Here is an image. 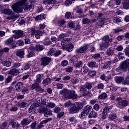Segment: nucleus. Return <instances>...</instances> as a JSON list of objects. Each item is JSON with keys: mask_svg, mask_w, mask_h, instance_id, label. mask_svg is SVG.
I'll return each instance as SVG.
<instances>
[{"mask_svg": "<svg viewBox=\"0 0 129 129\" xmlns=\"http://www.w3.org/2000/svg\"><path fill=\"white\" fill-rule=\"evenodd\" d=\"M68 120H69L70 122H77V121H78V120L74 116L69 117Z\"/></svg>", "mask_w": 129, "mask_h": 129, "instance_id": "a19ab883", "label": "nucleus"}, {"mask_svg": "<svg viewBox=\"0 0 129 129\" xmlns=\"http://www.w3.org/2000/svg\"><path fill=\"white\" fill-rule=\"evenodd\" d=\"M28 105V103L26 102H22L21 103L19 104V106L22 108H24Z\"/></svg>", "mask_w": 129, "mask_h": 129, "instance_id": "8fccbe9b", "label": "nucleus"}, {"mask_svg": "<svg viewBox=\"0 0 129 129\" xmlns=\"http://www.w3.org/2000/svg\"><path fill=\"white\" fill-rule=\"evenodd\" d=\"M90 23V19L87 18H84L82 19V23L83 24H89Z\"/></svg>", "mask_w": 129, "mask_h": 129, "instance_id": "3c124183", "label": "nucleus"}, {"mask_svg": "<svg viewBox=\"0 0 129 129\" xmlns=\"http://www.w3.org/2000/svg\"><path fill=\"white\" fill-rule=\"evenodd\" d=\"M68 27L70 29H74V27H75V24L74 23V22L70 21L68 24Z\"/></svg>", "mask_w": 129, "mask_h": 129, "instance_id": "c03bdc74", "label": "nucleus"}, {"mask_svg": "<svg viewBox=\"0 0 129 129\" xmlns=\"http://www.w3.org/2000/svg\"><path fill=\"white\" fill-rule=\"evenodd\" d=\"M124 79L122 77H116L115 78V81L116 83H120V82H122Z\"/></svg>", "mask_w": 129, "mask_h": 129, "instance_id": "58836bf2", "label": "nucleus"}, {"mask_svg": "<svg viewBox=\"0 0 129 129\" xmlns=\"http://www.w3.org/2000/svg\"><path fill=\"white\" fill-rule=\"evenodd\" d=\"M81 96H85L87 94V89L85 86L82 87L80 89Z\"/></svg>", "mask_w": 129, "mask_h": 129, "instance_id": "aec40b11", "label": "nucleus"}, {"mask_svg": "<svg viewBox=\"0 0 129 129\" xmlns=\"http://www.w3.org/2000/svg\"><path fill=\"white\" fill-rule=\"evenodd\" d=\"M41 61L42 66H46L51 62V58L48 57H44L41 58Z\"/></svg>", "mask_w": 129, "mask_h": 129, "instance_id": "f8f14e48", "label": "nucleus"}, {"mask_svg": "<svg viewBox=\"0 0 129 129\" xmlns=\"http://www.w3.org/2000/svg\"><path fill=\"white\" fill-rule=\"evenodd\" d=\"M65 23H66V22L64 21V20H59L58 21L57 24L59 27H62V26L65 24Z\"/></svg>", "mask_w": 129, "mask_h": 129, "instance_id": "864d4df0", "label": "nucleus"}, {"mask_svg": "<svg viewBox=\"0 0 129 129\" xmlns=\"http://www.w3.org/2000/svg\"><path fill=\"white\" fill-rule=\"evenodd\" d=\"M13 80V77L12 76H8L6 79H5V83H10Z\"/></svg>", "mask_w": 129, "mask_h": 129, "instance_id": "6e6d98bb", "label": "nucleus"}, {"mask_svg": "<svg viewBox=\"0 0 129 129\" xmlns=\"http://www.w3.org/2000/svg\"><path fill=\"white\" fill-rule=\"evenodd\" d=\"M3 13H4L5 15H11V16H8L6 18L8 20H14L15 18V15L13 14V11L10 9H5L3 10Z\"/></svg>", "mask_w": 129, "mask_h": 129, "instance_id": "20e7f679", "label": "nucleus"}, {"mask_svg": "<svg viewBox=\"0 0 129 129\" xmlns=\"http://www.w3.org/2000/svg\"><path fill=\"white\" fill-rule=\"evenodd\" d=\"M20 58H24V55H25V51L23 49H20L17 51L16 54Z\"/></svg>", "mask_w": 129, "mask_h": 129, "instance_id": "bb28decb", "label": "nucleus"}, {"mask_svg": "<svg viewBox=\"0 0 129 129\" xmlns=\"http://www.w3.org/2000/svg\"><path fill=\"white\" fill-rule=\"evenodd\" d=\"M36 32H37V30H35V27H32L31 28L30 33H31V36H35Z\"/></svg>", "mask_w": 129, "mask_h": 129, "instance_id": "13d9d810", "label": "nucleus"}, {"mask_svg": "<svg viewBox=\"0 0 129 129\" xmlns=\"http://www.w3.org/2000/svg\"><path fill=\"white\" fill-rule=\"evenodd\" d=\"M43 32L44 31L43 30H36V32L35 33V38L36 39H40L41 36H42Z\"/></svg>", "mask_w": 129, "mask_h": 129, "instance_id": "4be33fe9", "label": "nucleus"}, {"mask_svg": "<svg viewBox=\"0 0 129 129\" xmlns=\"http://www.w3.org/2000/svg\"><path fill=\"white\" fill-rule=\"evenodd\" d=\"M53 53H55V48H51L47 53V56H50V55H52Z\"/></svg>", "mask_w": 129, "mask_h": 129, "instance_id": "0e129e2a", "label": "nucleus"}, {"mask_svg": "<svg viewBox=\"0 0 129 129\" xmlns=\"http://www.w3.org/2000/svg\"><path fill=\"white\" fill-rule=\"evenodd\" d=\"M14 35L12 36L14 39L17 40L19 38H23L24 37V32L22 30H13Z\"/></svg>", "mask_w": 129, "mask_h": 129, "instance_id": "423d86ee", "label": "nucleus"}, {"mask_svg": "<svg viewBox=\"0 0 129 129\" xmlns=\"http://www.w3.org/2000/svg\"><path fill=\"white\" fill-rule=\"evenodd\" d=\"M34 116L29 117L27 118H24L21 122V124L22 125H28L29 123L32 122V119H34Z\"/></svg>", "mask_w": 129, "mask_h": 129, "instance_id": "1a4fd4ad", "label": "nucleus"}, {"mask_svg": "<svg viewBox=\"0 0 129 129\" xmlns=\"http://www.w3.org/2000/svg\"><path fill=\"white\" fill-rule=\"evenodd\" d=\"M90 45L88 44H85L83 46H81L80 48H77L76 50V53H80L82 54L83 53H85L87 50H88Z\"/></svg>", "mask_w": 129, "mask_h": 129, "instance_id": "39448f33", "label": "nucleus"}, {"mask_svg": "<svg viewBox=\"0 0 129 129\" xmlns=\"http://www.w3.org/2000/svg\"><path fill=\"white\" fill-rule=\"evenodd\" d=\"M127 67H128V66L125 64L124 61L121 63L120 67L117 69V71L118 70H122V71H124L125 70H126Z\"/></svg>", "mask_w": 129, "mask_h": 129, "instance_id": "6ab92c4d", "label": "nucleus"}, {"mask_svg": "<svg viewBox=\"0 0 129 129\" xmlns=\"http://www.w3.org/2000/svg\"><path fill=\"white\" fill-rule=\"evenodd\" d=\"M55 103L52 102H48L46 104V107H48V108H54L55 107Z\"/></svg>", "mask_w": 129, "mask_h": 129, "instance_id": "79ce46f5", "label": "nucleus"}, {"mask_svg": "<svg viewBox=\"0 0 129 129\" xmlns=\"http://www.w3.org/2000/svg\"><path fill=\"white\" fill-rule=\"evenodd\" d=\"M66 7H69L70 5H72V0H67L64 2Z\"/></svg>", "mask_w": 129, "mask_h": 129, "instance_id": "e2e57ef3", "label": "nucleus"}, {"mask_svg": "<svg viewBox=\"0 0 129 129\" xmlns=\"http://www.w3.org/2000/svg\"><path fill=\"white\" fill-rule=\"evenodd\" d=\"M51 120H52V118H47L45 120H43L38 126L37 129L42 128V127L44 126L42 124H44V123H47L48 121H51Z\"/></svg>", "mask_w": 129, "mask_h": 129, "instance_id": "a211bd4d", "label": "nucleus"}, {"mask_svg": "<svg viewBox=\"0 0 129 129\" xmlns=\"http://www.w3.org/2000/svg\"><path fill=\"white\" fill-rule=\"evenodd\" d=\"M114 63H115V60L114 61L110 60L106 61L103 67V69H107V68L110 67V65H111V64H113Z\"/></svg>", "mask_w": 129, "mask_h": 129, "instance_id": "f3484780", "label": "nucleus"}, {"mask_svg": "<svg viewBox=\"0 0 129 129\" xmlns=\"http://www.w3.org/2000/svg\"><path fill=\"white\" fill-rule=\"evenodd\" d=\"M17 44L18 45V46H24V44H25V42L23 41V40H18L17 41Z\"/></svg>", "mask_w": 129, "mask_h": 129, "instance_id": "052dcab7", "label": "nucleus"}, {"mask_svg": "<svg viewBox=\"0 0 129 129\" xmlns=\"http://www.w3.org/2000/svg\"><path fill=\"white\" fill-rule=\"evenodd\" d=\"M53 111L55 113H59V112L61 111V108H60L59 107H55L53 109Z\"/></svg>", "mask_w": 129, "mask_h": 129, "instance_id": "680f3d73", "label": "nucleus"}, {"mask_svg": "<svg viewBox=\"0 0 129 129\" xmlns=\"http://www.w3.org/2000/svg\"><path fill=\"white\" fill-rule=\"evenodd\" d=\"M117 117V115H116V113H111L109 115V119L110 120H113L114 119H115Z\"/></svg>", "mask_w": 129, "mask_h": 129, "instance_id": "c756f323", "label": "nucleus"}, {"mask_svg": "<svg viewBox=\"0 0 129 129\" xmlns=\"http://www.w3.org/2000/svg\"><path fill=\"white\" fill-rule=\"evenodd\" d=\"M46 109L47 108H45L44 106H42L39 108V112H40V113H45Z\"/></svg>", "mask_w": 129, "mask_h": 129, "instance_id": "603ef678", "label": "nucleus"}, {"mask_svg": "<svg viewBox=\"0 0 129 129\" xmlns=\"http://www.w3.org/2000/svg\"><path fill=\"white\" fill-rule=\"evenodd\" d=\"M75 12L77 13V14H82L83 13V11L82 9H79L78 7H77L76 9H75Z\"/></svg>", "mask_w": 129, "mask_h": 129, "instance_id": "4d7b16f0", "label": "nucleus"}, {"mask_svg": "<svg viewBox=\"0 0 129 129\" xmlns=\"http://www.w3.org/2000/svg\"><path fill=\"white\" fill-rule=\"evenodd\" d=\"M80 108V106L79 105V103H75L74 106L72 107L70 110L71 112L72 113H76V112H78L79 111V109Z\"/></svg>", "mask_w": 129, "mask_h": 129, "instance_id": "9d476101", "label": "nucleus"}, {"mask_svg": "<svg viewBox=\"0 0 129 129\" xmlns=\"http://www.w3.org/2000/svg\"><path fill=\"white\" fill-rule=\"evenodd\" d=\"M107 98V94H106V93L104 92L98 96V99H99V100H103L104 99H106Z\"/></svg>", "mask_w": 129, "mask_h": 129, "instance_id": "cd10ccee", "label": "nucleus"}, {"mask_svg": "<svg viewBox=\"0 0 129 129\" xmlns=\"http://www.w3.org/2000/svg\"><path fill=\"white\" fill-rule=\"evenodd\" d=\"M73 48H74V45L72 43H70L68 45H67V47H66V50L68 52H72L73 50Z\"/></svg>", "mask_w": 129, "mask_h": 129, "instance_id": "5701e85b", "label": "nucleus"}, {"mask_svg": "<svg viewBox=\"0 0 129 129\" xmlns=\"http://www.w3.org/2000/svg\"><path fill=\"white\" fill-rule=\"evenodd\" d=\"M13 128H18L20 127L21 125L18 122H13L11 123Z\"/></svg>", "mask_w": 129, "mask_h": 129, "instance_id": "f704fd0d", "label": "nucleus"}, {"mask_svg": "<svg viewBox=\"0 0 129 129\" xmlns=\"http://www.w3.org/2000/svg\"><path fill=\"white\" fill-rule=\"evenodd\" d=\"M8 125V122H4L1 125L0 129H5L7 127Z\"/></svg>", "mask_w": 129, "mask_h": 129, "instance_id": "bf43d9fd", "label": "nucleus"}, {"mask_svg": "<svg viewBox=\"0 0 129 129\" xmlns=\"http://www.w3.org/2000/svg\"><path fill=\"white\" fill-rule=\"evenodd\" d=\"M123 8L125 10L129 9V0H123L122 2Z\"/></svg>", "mask_w": 129, "mask_h": 129, "instance_id": "393cba45", "label": "nucleus"}, {"mask_svg": "<svg viewBox=\"0 0 129 129\" xmlns=\"http://www.w3.org/2000/svg\"><path fill=\"white\" fill-rule=\"evenodd\" d=\"M44 48L45 47H44V46L37 44L35 45V46L33 47V49L34 51H36V52H40V51H43Z\"/></svg>", "mask_w": 129, "mask_h": 129, "instance_id": "dca6fc26", "label": "nucleus"}, {"mask_svg": "<svg viewBox=\"0 0 129 129\" xmlns=\"http://www.w3.org/2000/svg\"><path fill=\"white\" fill-rule=\"evenodd\" d=\"M59 93L60 94H64L65 97L66 98H68L69 99H76L78 97L76 92L73 90H68L67 88H64L61 91H60Z\"/></svg>", "mask_w": 129, "mask_h": 129, "instance_id": "f257e3e1", "label": "nucleus"}, {"mask_svg": "<svg viewBox=\"0 0 129 129\" xmlns=\"http://www.w3.org/2000/svg\"><path fill=\"white\" fill-rule=\"evenodd\" d=\"M3 64L4 66H6V67H10V66H11V65H12V62H11L10 61H4L3 62Z\"/></svg>", "mask_w": 129, "mask_h": 129, "instance_id": "338daca9", "label": "nucleus"}, {"mask_svg": "<svg viewBox=\"0 0 129 129\" xmlns=\"http://www.w3.org/2000/svg\"><path fill=\"white\" fill-rule=\"evenodd\" d=\"M102 40V43L99 44L100 50H104V49L108 48L109 45H110L109 43L111 41V38L108 35H105Z\"/></svg>", "mask_w": 129, "mask_h": 129, "instance_id": "7ed1b4c3", "label": "nucleus"}, {"mask_svg": "<svg viewBox=\"0 0 129 129\" xmlns=\"http://www.w3.org/2000/svg\"><path fill=\"white\" fill-rule=\"evenodd\" d=\"M32 9H33V6L32 5H26L24 7V11L25 12H29Z\"/></svg>", "mask_w": 129, "mask_h": 129, "instance_id": "37998d69", "label": "nucleus"}, {"mask_svg": "<svg viewBox=\"0 0 129 129\" xmlns=\"http://www.w3.org/2000/svg\"><path fill=\"white\" fill-rule=\"evenodd\" d=\"M56 2V0H43V5H48L50 6V5H54Z\"/></svg>", "mask_w": 129, "mask_h": 129, "instance_id": "412c9836", "label": "nucleus"}, {"mask_svg": "<svg viewBox=\"0 0 129 129\" xmlns=\"http://www.w3.org/2000/svg\"><path fill=\"white\" fill-rule=\"evenodd\" d=\"M66 72H67V73H71L72 71H73V67L69 66L67 68L64 69Z\"/></svg>", "mask_w": 129, "mask_h": 129, "instance_id": "49530a36", "label": "nucleus"}, {"mask_svg": "<svg viewBox=\"0 0 129 129\" xmlns=\"http://www.w3.org/2000/svg\"><path fill=\"white\" fill-rule=\"evenodd\" d=\"M87 114H88L84 111L80 114L79 117L80 118H81V119H84L85 118H86Z\"/></svg>", "mask_w": 129, "mask_h": 129, "instance_id": "c9c22d12", "label": "nucleus"}, {"mask_svg": "<svg viewBox=\"0 0 129 129\" xmlns=\"http://www.w3.org/2000/svg\"><path fill=\"white\" fill-rule=\"evenodd\" d=\"M106 20V18H101V21H99L98 23V24L97 25V27L98 28H101L103 25H104V23H105V21Z\"/></svg>", "mask_w": 129, "mask_h": 129, "instance_id": "b1692460", "label": "nucleus"}, {"mask_svg": "<svg viewBox=\"0 0 129 129\" xmlns=\"http://www.w3.org/2000/svg\"><path fill=\"white\" fill-rule=\"evenodd\" d=\"M105 54L107 56H112L113 55V49L112 47H109L107 49Z\"/></svg>", "mask_w": 129, "mask_h": 129, "instance_id": "a878e982", "label": "nucleus"}, {"mask_svg": "<svg viewBox=\"0 0 129 129\" xmlns=\"http://www.w3.org/2000/svg\"><path fill=\"white\" fill-rule=\"evenodd\" d=\"M97 116V113L92 111L89 115V118H95Z\"/></svg>", "mask_w": 129, "mask_h": 129, "instance_id": "473e14b6", "label": "nucleus"}, {"mask_svg": "<svg viewBox=\"0 0 129 129\" xmlns=\"http://www.w3.org/2000/svg\"><path fill=\"white\" fill-rule=\"evenodd\" d=\"M36 91L37 92H39V93H43V92H45V90L42 88L40 85L37 87V89H36Z\"/></svg>", "mask_w": 129, "mask_h": 129, "instance_id": "09e8293b", "label": "nucleus"}, {"mask_svg": "<svg viewBox=\"0 0 129 129\" xmlns=\"http://www.w3.org/2000/svg\"><path fill=\"white\" fill-rule=\"evenodd\" d=\"M35 107H38V106H36V103H34L29 108V113H32V112H34V108Z\"/></svg>", "mask_w": 129, "mask_h": 129, "instance_id": "ea45409f", "label": "nucleus"}, {"mask_svg": "<svg viewBox=\"0 0 129 129\" xmlns=\"http://www.w3.org/2000/svg\"><path fill=\"white\" fill-rule=\"evenodd\" d=\"M14 42V39L13 37H10L8 39H7L6 41V44L7 45H11L12 43Z\"/></svg>", "mask_w": 129, "mask_h": 129, "instance_id": "de8ad7c7", "label": "nucleus"}, {"mask_svg": "<svg viewBox=\"0 0 129 129\" xmlns=\"http://www.w3.org/2000/svg\"><path fill=\"white\" fill-rule=\"evenodd\" d=\"M91 109H92V107L88 105L85 107L84 111L88 114V113L91 111Z\"/></svg>", "mask_w": 129, "mask_h": 129, "instance_id": "7c9ffc66", "label": "nucleus"}, {"mask_svg": "<svg viewBox=\"0 0 129 129\" xmlns=\"http://www.w3.org/2000/svg\"><path fill=\"white\" fill-rule=\"evenodd\" d=\"M95 65H96V62L95 61H89L87 63V66L90 68H95Z\"/></svg>", "mask_w": 129, "mask_h": 129, "instance_id": "72a5a7b5", "label": "nucleus"}, {"mask_svg": "<svg viewBox=\"0 0 129 129\" xmlns=\"http://www.w3.org/2000/svg\"><path fill=\"white\" fill-rule=\"evenodd\" d=\"M113 22L115 23V24L118 25V24L121 22V19H120V18L114 17L113 18Z\"/></svg>", "mask_w": 129, "mask_h": 129, "instance_id": "4c0bfd02", "label": "nucleus"}, {"mask_svg": "<svg viewBox=\"0 0 129 129\" xmlns=\"http://www.w3.org/2000/svg\"><path fill=\"white\" fill-rule=\"evenodd\" d=\"M23 89V83L19 82L15 86V90L18 92H20Z\"/></svg>", "mask_w": 129, "mask_h": 129, "instance_id": "2eb2a0df", "label": "nucleus"}, {"mask_svg": "<svg viewBox=\"0 0 129 129\" xmlns=\"http://www.w3.org/2000/svg\"><path fill=\"white\" fill-rule=\"evenodd\" d=\"M96 88L99 90L103 89V88H104V85L102 83H99L98 84Z\"/></svg>", "mask_w": 129, "mask_h": 129, "instance_id": "5fc2aeb1", "label": "nucleus"}, {"mask_svg": "<svg viewBox=\"0 0 129 129\" xmlns=\"http://www.w3.org/2000/svg\"><path fill=\"white\" fill-rule=\"evenodd\" d=\"M51 78H47L43 81L42 83L43 84H44V85H48V84H50V83H51Z\"/></svg>", "mask_w": 129, "mask_h": 129, "instance_id": "2f4dec72", "label": "nucleus"}, {"mask_svg": "<svg viewBox=\"0 0 129 129\" xmlns=\"http://www.w3.org/2000/svg\"><path fill=\"white\" fill-rule=\"evenodd\" d=\"M52 115V111L51 110H46V111L44 112V115L45 117H48V115Z\"/></svg>", "mask_w": 129, "mask_h": 129, "instance_id": "a18cd8bd", "label": "nucleus"}, {"mask_svg": "<svg viewBox=\"0 0 129 129\" xmlns=\"http://www.w3.org/2000/svg\"><path fill=\"white\" fill-rule=\"evenodd\" d=\"M116 51H122L123 50V47L122 45H118L116 47Z\"/></svg>", "mask_w": 129, "mask_h": 129, "instance_id": "774afa93", "label": "nucleus"}, {"mask_svg": "<svg viewBox=\"0 0 129 129\" xmlns=\"http://www.w3.org/2000/svg\"><path fill=\"white\" fill-rule=\"evenodd\" d=\"M116 100L117 102L118 105L119 106H122V107H125V106H127V101L126 100H123L122 98L117 97L116 99Z\"/></svg>", "mask_w": 129, "mask_h": 129, "instance_id": "0eeeda50", "label": "nucleus"}, {"mask_svg": "<svg viewBox=\"0 0 129 129\" xmlns=\"http://www.w3.org/2000/svg\"><path fill=\"white\" fill-rule=\"evenodd\" d=\"M27 0H20L18 1L15 4L13 5V10L16 13H19V12H23L24 9V6L26 5Z\"/></svg>", "mask_w": 129, "mask_h": 129, "instance_id": "f03ea898", "label": "nucleus"}, {"mask_svg": "<svg viewBox=\"0 0 129 129\" xmlns=\"http://www.w3.org/2000/svg\"><path fill=\"white\" fill-rule=\"evenodd\" d=\"M89 75L91 76V77H93V76H95L96 75V72L94 71H90L89 72Z\"/></svg>", "mask_w": 129, "mask_h": 129, "instance_id": "69168bd1", "label": "nucleus"}, {"mask_svg": "<svg viewBox=\"0 0 129 129\" xmlns=\"http://www.w3.org/2000/svg\"><path fill=\"white\" fill-rule=\"evenodd\" d=\"M42 77H43V75L38 74L35 77V79L34 81V83H38L40 84L42 82Z\"/></svg>", "mask_w": 129, "mask_h": 129, "instance_id": "4468645a", "label": "nucleus"}, {"mask_svg": "<svg viewBox=\"0 0 129 129\" xmlns=\"http://www.w3.org/2000/svg\"><path fill=\"white\" fill-rule=\"evenodd\" d=\"M109 4L110 7L113 8V9H115V8H117V6H119L120 5V1L119 0H111L109 2Z\"/></svg>", "mask_w": 129, "mask_h": 129, "instance_id": "9b49d317", "label": "nucleus"}, {"mask_svg": "<svg viewBox=\"0 0 129 129\" xmlns=\"http://www.w3.org/2000/svg\"><path fill=\"white\" fill-rule=\"evenodd\" d=\"M83 65V61L82 60H80L77 62V63H75V67L76 68H80Z\"/></svg>", "mask_w": 129, "mask_h": 129, "instance_id": "e433bc0d", "label": "nucleus"}, {"mask_svg": "<svg viewBox=\"0 0 129 129\" xmlns=\"http://www.w3.org/2000/svg\"><path fill=\"white\" fill-rule=\"evenodd\" d=\"M46 105V99L43 98H37L35 101V106H41V105Z\"/></svg>", "mask_w": 129, "mask_h": 129, "instance_id": "6e6552de", "label": "nucleus"}, {"mask_svg": "<svg viewBox=\"0 0 129 129\" xmlns=\"http://www.w3.org/2000/svg\"><path fill=\"white\" fill-rule=\"evenodd\" d=\"M20 73V71L18 70L17 69H13L8 72V74L11 76H17V75H19Z\"/></svg>", "mask_w": 129, "mask_h": 129, "instance_id": "ddd939ff", "label": "nucleus"}, {"mask_svg": "<svg viewBox=\"0 0 129 129\" xmlns=\"http://www.w3.org/2000/svg\"><path fill=\"white\" fill-rule=\"evenodd\" d=\"M21 65L22 64L19 62H13L12 68L17 69L18 68H19Z\"/></svg>", "mask_w": 129, "mask_h": 129, "instance_id": "c85d7f7f", "label": "nucleus"}]
</instances>
